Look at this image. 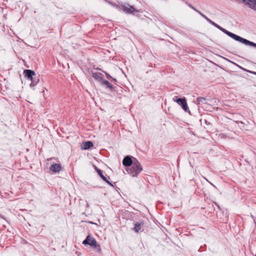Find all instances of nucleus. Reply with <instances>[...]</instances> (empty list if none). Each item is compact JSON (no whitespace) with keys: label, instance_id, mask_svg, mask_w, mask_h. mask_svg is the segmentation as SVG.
<instances>
[{"label":"nucleus","instance_id":"obj_13","mask_svg":"<svg viewBox=\"0 0 256 256\" xmlns=\"http://www.w3.org/2000/svg\"><path fill=\"white\" fill-rule=\"evenodd\" d=\"M246 5L254 10L256 11V0H248Z\"/></svg>","mask_w":256,"mask_h":256},{"label":"nucleus","instance_id":"obj_4","mask_svg":"<svg viewBox=\"0 0 256 256\" xmlns=\"http://www.w3.org/2000/svg\"><path fill=\"white\" fill-rule=\"evenodd\" d=\"M174 101L176 102L179 105H180L182 108L185 111H189V108L187 104L186 100L185 98H178L177 96H175L173 98Z\"/></svg>","mask_w":256,"mask_h":256},{"label":"nucleus","instance_id":"obj_11","mask_svg":"<svg viewBox=\"0 0 256 256\" xmlns=\"http://www.w3.org/2000/svg\"><path fill=\"white\" fill-rule=\"evenodd\" d=\"M94 146L93 143L91 141H88L82 143V148L83 150H88Z\"/></svg>","mask_w":256,"mask_h":256},{"label":"nucleus","instance_id":"obj_21","mask_svg":"<svg viewBox=\"0 0 256 256\" xmlns=\"http://www.w3.org/2000/svg\"><path fill=\"white\" fill-rule=\"evenodd\" d=\"M90 224H94V222H89Z\"/></svg>","mask_w":256,"mask_h":256},{"label":"nucleus","instance_id":"obj_12","mask_svg":"<svg viewBox=\"0 0 256 256\" xmlns=\"http://www.w3.org/2000/svg\"><path fill=\"white\" fill-rule=\"evenodd\" d=\"M207 99L204 97H198L196 99V102L198 105H202L207 104Z\"/></svg>","mask_w":256,"mask_h":256},{"label":"nucleus","instance_id":"obj_9","mask_svg":"<svg viewBox=\"0 0 256 256\" xmlns=\"http://www.w3.org/2000/svg\"><path fill=\"white\" fill-rule=\"evenodd\" d=\"M144 224V222L139 221L134 224V226L133 228V230L136 233L138 232L141 229L142 226Z\"/></svg>","mask_w":256,"mask_h":256},{"label":"nucleus","instance_id":"obj_18","mask_svg":"<svg viewBox=\"0 0 256 256\" xmlns=\"http://www.w3.org/2000/svg\"><path fill=\"white\" fill-rule=\"evenodd\" d=\"M104 182H106L107 184H108L110 186H114L113 184H112V182H110L108 180V178L106 179V180H105Z\"/></svg>","mask_w":256,"mask_h":256},{"label":"nucleus","instance_id":"obj_5","mask_svg":"<svg viewBox=\"0 0 256 256\" xmlns=\"http://www.w3.org/2000/svg\"><path fill=\"white\" fill-rule=\"evenodd\" d=\"M134 158H135L130 156H125L122 160L123 165L128 168L130 166L133 164L134 162Z\"/></svg>","mask_w":256,"mask_h":256},{"label":"nucleus","instance_id":"obj_7","mask_svg":"<svg viewBox=\"0 0 256 256\" xmlns=\"http://www.w3.org/2000/svg\"><path fill=\"white\" fill-rule=\"evenodd\" d=\"M24 75L25 77L28 80H32V78L36 76L34 72L31 70H24Z\"/></svg>","mask_w":256,"mask_h":256},{"label":"nucleus","instance_id":"obj_20","mask_svg":"<svg viewBox=\"0 0 256 256\" xmlns=\"http://www.w3.org/2000/svg\"><path fill=\"white\" fill-rule=\"evenodd\" d=\"M250 72L252 73V74H253L255 75H256V72Z\"/></svg>","mask_w":256,"mask_h":256},{"label":"nucleus","instance_id":"obj_16","mask_svg":"<svg viewBox=\"0 0 256 256\" xmlns=\"http://www.w3.org/2000/svg\"><path fill=\"white\" fill-rule=\"evenodd\" d=\"M96 170L98 174L99 175V176L104 180H106L107 178L106 177L102 174V171L100 169L97 168L96 167Z\"/></svg>","mask_w":256,"mask_h":256},{"label":"nucleus","instance_id":"obj_6","mask_svg":"<svg viewBox=\"0 0 256 256\" xmlns=\"http://www.w3.org/2000/svg\"><path fill=\"white\" fill-rule=\"evenodd\" d=\"M128 6L129 8L124 5H122L123 11L128 14H132L134 12H140V10L135 9V8L132 6L128 5Z\"/></svg>","mask_w":256,"mask_h":256},{"label":"nucleus","instance_id":"obj_19","mask_svg":"<svg viewBox=\"0 0 256 256\" xmlns=\"http://www.w3.org/2000/svg\"><path fill=\"white\" fill-rule=\"evenodd\" d=\"M111 80H112V82H114V84H116V82H117V80H116V78H112Z\"/></svg>","mask_w":256,"mask_h":256},{"label":"nucleus","instance_id":"obj_3","mask_svg":"<svg viewBox=\"0 0 256 256\" xmlns=\"http://www.w3.org/2000/svg\"><path fill=\"white\" fill-rule=\"evenodd\" d=\"M84 245H89L90 247L95 250V251L99 254L102 253L100 246L96 241V239L90 235H88L86 238L82 242Z\"/></svg>","mask_w":256,"mask_h":256},{"label":"nucleus","instance_id":"obj_8","mask_svg":"<svg viewBox=\"0 0 256 256\" xmlns=\"http://www.w3.org/2000/svg\"><path fill=\"white\" fill-rule=\"evenodd\" d=\"M62 169V166L60 164H53L50 166V170L55 172H58Z\"/></svg>","mask_w":256,"mask_h":256},{"label":"nucleus","instance_id":"obj_10","mask_svg":"<svg viewBox=\"0 0 256 256\" xmlns=\"http://www.w3.org/2000/svg\"><path fill=\"white\" fill-rule=\"evenodd\" d=\"M100 84L102 86H105L106 88H108L112 90H114V88L112 85L109 82L104 78Z\"/></svg>","mask_w":256,"mask_h":256},{"label":"nucleus","instance_id":"obj_17","mask_svg":"<svg viewBox=\"0 0 256 256\" xmlns=\"http://www.w3.org/2000/svg\"><path fill=\"white\" fill-rule=\"evenodd\" d=\"M102 72H104L105 74H106V78L111 80L112 78V77L108 74L106 73V72H104V71H102Z\"/></svg>","mask_w":256,"mask_h":256},{"label":"nucleus","instance_id":"obj_1","mask_svg":"<svg viewBox=\"0 0 256 256\" xmlns=\"http://www.w3.org/2000/svg\"><path fill=\"white\" fill-rule=\"evenodd\" d=\"M190 8H192V10H194V11L197 12L198 14H199L202 16L210 24H211L212 25L214 26L216 28H218V30L226 34V35L229 36L230 37L234 39V40L240 42L246 45H248L252 46H254V48H256V44L246 39H245L244 38H242L234 34H233L226 30L224 28H223L221 27L219 25H218L217 24L215 23L214 22L212 21L211 20H210L209 18H208L206 16H205L204 14H203L202 12H200V10H198L194 6H193L192 4L190 3L182 0Z\"/></svg>","mask_w":256,"mask_h":256},{"label":"nucleus","instance_id":"obj_2","mask_svg":"<svg viewBox=\"0 0 256 256\" xmlns=\"http://www.w3.org/2000/svg\"><path fill=\"white\" fill-rule=\"evenodd\" d=\"M142 170V167L136 158H134L133 164L126 169L128 173L133 177L137 176Z\"/></svg>","mask_w":256,"mask_h":256},{"label":"nucleus","instance_id":"obj_14","mask_svg":"<svg viewBox=\"0 0 256 256\" xmlns=\"http://www.w3.org/2000/svg\"><path fill=\"white\" fill-rule=\"evenodd\" d=\"M102 74H98L96 72H92V77L96 80H98L100 83L101 82L102 80H103V78L101 76Z\"/></svg>","mask_w":256,"mask_h":256},{"label":"nucleus","instance_id":"obj_15","mask_svg":"<svg viewBox=\"0 0 256 256\" xmlns=\"http://www.w3.org/2000/svg\"><path fill=\"white\" fill-rule=\"evenodd\" d=\"M30 80L32 81L31 83L30 84V87L32 88L38 82L39 79L36 78V76H34L32 80Z\"/></svg>","mask_w":256,"mask_h":256}]
</instances>
